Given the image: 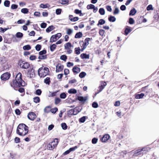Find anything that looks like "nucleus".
<instances>
[{
	"label": "nucleus",
	"mask_w": 159,
	"mask_h": 159,
	"mask_svg": "<svg viewBox=\"0 0 159 159\" xmlns=\"http://www.w3.org/2000/svg\"><path fill=\"white\" fill-rule=\"evenodd\" d=\"M34 101L36 103H39L40 101V99L39 97H36L33 98Z\"/></svg>",
	"instance_id": "nucleus-29"
},
{
	"label": "nucleus",
	"mask_w": 159,
	"mask_h": 159,
	"mask_svg": "<svg viewBox=\"0 0 159 159\" xmlns=\"http://www.w3.org/2000/svg\"><path fill=\"white\" fill-rule=\"evenodd\" d=\"M105 23V21L104 20L102 19H100L97 25L98 26L99 25H102L104 24Z\"/></svg>",
	"instance_id": "nucleus-32"
},
{
	"label": "nucleus",
	"mask_w": 159,
	"mask_h": 159,
	"mask_svg": "<svg viewBox=\"0 0 159 159\" xmlns=\"http://www.w3.org/2000/svg\"><path fill=\"white\" fill-rule=\"evenodd\" d=\"M92 107L95 108H97L98 107V104L97 103L94 102L92 104Z\"/></svg>",
	"instance_id": "nucleus-64"
},
{
	"label": "nucleus",
	"mask_w": 159,
	"mask_h": 159,
	"mask_svg": "<svg viewBox=\"0 0 159 159\" xmlns=\"http://www.w3.org/2000/svg\"><path fill=\"white\" fill-rule=\"evenodd\" d=\"M82 33L81 32H79L76 33L75 37V38H81L82 37Z\"/></svg>",
	"instance_id": "nucleus-23"
},
{
	"label": "nucleus",
	"mask_w": 159,
	"mask_h": 159,
	"mask_svg": "<svg viewBox=\"0 0 159 159\" xmlns=\"http://www.w3.org/2000/svg\"><path fill=\"white\" fill-rule=\"evenodd\" d=\"M40 7L43 8H46L48 7V4H41L40 5Z\"/></svg>",
	"instance_id": "nucleus-55"
},
{
	"label": "nucleus",
	"mask_w": 159,
	"mask_h": 159,
	"mask_svg": "<svg viewBox=\"0 0 159 159\" xmlns=\"http://www.w3.org/2000/svg\"><path fill=\"white\" fill-rule=\"evenodd\" d=\"M61 101V100L60 98H55V103L56 104H59Z\"/></svg>",
	"instance_id": "nucleus-52"
},
{
	"label": "nucleus",
	"mask_w": 159,
	"mask_h": 159,
	"mask_svg": "<svg viewBox=\"0 0 159 159\" xmlns=\"http://www.w3.org/2000/svg\"><path fill=\"white\" fill-rule=\"evenodd\" d=\"M20 67L23 69H27L30 66V64L27 62L24 61H22L20 64Z\"/></svg>",
	"instance_id": "nucleus-9"
},
{
	"label": "nucleus",
	"mask_w": 159,
	"mask_h": 159,
	"mask_svg": "<svg viewBox=\"0 0 159 159\" xmlns=\"http://www.w3.org/2000/svg\"><path fill=\"white\" fill-rule=\"evenodd\" d=\"M34 69L32 68L28 70L27 73V76L30 78L34 77L35 75Z\"/></svg>",
	"instance_id": "nucleus-8"
},
{
	"label": "nucleus",
	"mask_w": 159,
	"mask_h": 159,
	"mask_svg": "<svg viewBox=\"0 0 159 159\" xmlns=\"http://www.w3.org/2000/svg\"><path fill=\"white\" fill-rule=\"evenodd\" d=\"M11 76V74L8 72L2 74L1 76V79L3 80H7L9 79Z\"/></svg>",
	"instance_id": "nucleus-7"
},
{
	"label": "nucleus",
	"mask_w": 159,
	"mask_h": 159,
	"mask_svg": "<svg viewBox=\"0 0 159 159\" xmlns=\"http://www.w3.org/2000/svg\"><path fill=\"white\" fill-rule=\"evenodd\" d=\"M25 85V83L22 80V74L20 72H19L17 75L15 80L13 81L12 83H11V86L15 90H16V88L17 87L24 86Z\"/></svg>",
	"instance_id": "nucleus-1"
},
{
	"label": "nucleus",
	"mask_w": 159,
	"mask_h": 159,
	"mask_svg": "<svg viewBox=\"0 0 159 159\" xmlns=\"http://www.w3.org/2000/svg\"><path fill=\"white\" fill-rule=\"evenodd\" d=\"M99 13L102 15H104L105 14V11L104 9L103 8H101L99 9Z\"/></svg>",
	"instance_id": "nucleus-28"
},
{
	"label": "nucleus",
	"mask_w": 159,
	"mask_h": 159,
	"mask_svg": "<svg viewBox=\"0 0 159 159\" xmlns=\"http://www.w3.org/2000/svg\"><path fill=\"white\" fill-rule=\"evenodd\" d=\"M77 146H75L74 147H73L72 148H69V151L70 152L71 151H74L75 150H76L77 148Z\"/></svg>",
	"instance_id": "nucleus-62"
},
{
	"label": "nucleus",
	"mask_w": 159,
	"mask_h": 159,
	"mask_svg": "<svg viewBox=\"0 0 159 159\" xmlns=\"http://www.w3.org/2000/svg\"><path fill=\"white\" fill-rule=\"evenodd\" d=\"M23 48L24 50H29L31 49V47L29 45H27L23 47Z\"/></svg>",
	"instance_id": "nucleus-35"
},
{
	"label": "nucleus",
	"mask_w": 159,
	"mask_h": 159,
	"mask_svg": "<svg viewBox=\"0 0 159 159\" xmlns=\"http://www.w3.org/2000/svg\"><path fill=\"white\" fill-rule=\"evenodd\" d=\"M129 22L130 24H133L134 22V21L133 18L130 17L129 19Z\"/></svg>",
	"instance_id": "nucleus-57"
},
{
	"label": "nucleus",
	"mask_w": 159,
	"mask_h": 159,
	"mask_svg": "<svg viewBox=\"0 0 159 159\" xmlns=\"http://www.w3.org/2000/svg\"><path fill=\"white\" fill-rule=\"evenodd\" d=\"M10 1L6 0L4 2V4L5 6L8 7L10 6Z\"/></svg>",
	"instance_id": "nucleus-30"
},
{
	"label": "nucleus",
	"mask_w": 159,
	"mask_h": 159,
	"mask_svg": "<svg viewBox=\"0 0 159 159\" xmlns=\"http://www.w3.org/2000/svg\"><path fill=\"white\" fill-rule=\"evenodd\" d=\"M94 8V5L91 4L88 5L87 7V8L88 9H92Z\"/></svg>",
	"instance_id": "nucleus-49"
},
{
	"label": "nucleus",
	"mask_w": 159,
	"mask_h": 159,
	"mask_svg": "<svg viewBox=\"0 0 159 159\" xmlns=\"http://www.w3.org/2000/svg\"><path fill=\"white\" fill-rule=\"evenodd\" d=\"M79 20V18L77 17H73L72 18H70V20L71 21H76L78 20Z\"/></svg>",
	"instance_id": "nucleus-54"
},
{
	"label": "nucleus",
	"mask_w": 159,
	"mask_h": 159,
	"mask_svg": "<svg viewBox=\"0 0 159 159\" xmlns=\"http://www.w3.org/2000/svg\"><path fill=\"white\" fill-rule=\"evenodd\" d=\"M119 10L118 8L117 7H115L114 11L113 12V14L114 15L117 14L119 13Z\"/></svg>",
	"instance_id": "nucleus-43"
},
{
	"label": "nucleus",
	"mask_w": 159,
	"mask_h": 159,
	"mask_svg": "<svg viewBox=\"0 0 159 159\" xmlns=\"http://www.w3.org/2000/svg\"><path fill=\"white\" fill-rule=\"evenodd\" d=\"M54 27L53 25H51L49 26L48 28H47L46 30L47 32H49L52 30L54 29Z\"/></svg>",
	"instance_id": "nucleus-21"
},
{
	"label": "nucleus",
	"mask_w": 159,
	"mask_h": 159,
	"mask_svg": "<svg viewBox=\"0 0 159 159\" xmlns=\"http://www.w3.org/2000/svg\"><path fill=\"white\" fill-rule=\"evenodd\" d=\"M71 46V43L70 42H68L65 44L64 47L65 49H67L69 48Z\"/></svg>",
	"instance_id": "nucleus-31"
},
{
	"label": "nucleus",
	"mask_w": 159,
	"mask_h": 159,
	"mask_svg": "<svg viewBox=\"0 0 159 159\" xmlns=\"http://www.w3.org/2000/svg\"><path fill=\"white\" fill-rule=\"evenodd\" d=\"M58 92V91L52 93H51V92H49V97H54L56 95L57 93Z\"/></svg>",
	"instance_id": "nucleus-38"
},
{
	"label": "nucleus",
	"mask_w": 159,
	"mask_h": 159,
	"mask_svg": "<svg viewBox=\"0 0 159 159\" xmlns=\"http://www.w3.org/2000/svg\"><path fill=\"white\" fill-rule=\"evenodd\" d=\"M147 9L148 11H150V10H153V8L152 5H149L147 7Z\"/></svg>",
	"instance_id": "nucleus-59"
},
{
	"label": "nucleus",
	"mask_w": 159,
	"mask_h": 159,
	"mask_svg": "<svg viewBox=\"0 0 159 159\" xmlns=\"http://www.w3.org/2000/svg\"><path fill=\"white\" fill-rule=\"evenodd\" d=\"M72 70L74 73H76V74L79 73L80 71V69L76 66L74 67L73 68Z\"/></svg>",
	"instance_id": "nucleus-16"
},
{
	"label": "nucleus",
	"mask_w": 159,
	"mask_h": 159,
	"mask_svg": "<svg viewBox=\"0 0 159 159\" xmlns=\"http://www.w3.org/2000/svg\"><path fill=\"white\" fill-rule=\"evenodd\" d=\"M18 7V5L16 4H13L11 5V8L12 9H15Z\"/></svg>",
	"instance_id": "nucleus-61"
},
{
	"label": "nucleus",
	"mask_w": 159,
	"mask_h": 159,
	"mask_svg": "<svg viewBox=\"0 0 159 159\" xmlns=\"http://www.w3.org/2000/svg\"><path fill=\"white\" fill-rule=\"evenodd\" d=\"M56 72H58L61 71L62 70L63 68V65H59L58 64L56 66Z\"/></svg>",
	"instance_id": "nucleus-12"
},
{
	"label": "nucleus",
	"mask_w": 159,
	"mask_h": 159,
	"mask_svg": "<svg viewBox=\"0 0 159 159\" xmlns=\"http://www.w3.org/2000/svg\"><path fill=\"white\" fill-rule=\"evenodd\" d=\"M150 150V148L148 147L139 149L134 152V156H142L143 154H145L148 152Z\"/></svg>",
	"instance_id": "nucleus-3"
},
{
	"label": "nucleus",
	"mask_w": 159,
	"mask_h": 159,
	"mask_svg": "<svg viewBox=\"0 0 159 159\" xmlns=\"http://www.w3.org/2000/svg\"><path fill=\"white\" fill-rule=\"evenodd\" d=\"M67 59V57L66 55H62L60 57V59L64 61H66Z\"/></svg>",
	"instance_id": "nucleus-47"
},
{
	"label": "nucleus",
	"mask_w": 159,
	"mask_h": 159,
	"mask_svg": "<svg viewBox=\"0 0 159 159\" xmlns=\"http://www.w3.org/2000/svg\"><path fill=\"white\" fill-rule=\"evenodd\" d=\"M80 49L79 47L75 48V52L76 54H79L80 53Z\"/></svg>",
	"instance_id": "nucleus-45"
},
{
	"label": "nucleus",
	"mask_w": 159,
	"mask_h": 159,
	"mask_svg": "<svg viewBox=\"0 0 159 159\" xmlns=\"http://www.w3.org/2000/svg\"><path fill=\"white\" fill-rule=\"evenodd\" d=\"M44 82L46 84H49L50 82V78L49 77H47L44 79Z\"/></svg>",
	"instance_id": "nucleus-33"
},
{
	"label": "nucleus",
	"mask_w": 159,
	"mask_h": 159,
	"mask_svg": "<svg viewBox=\"0 0 159 159\" xmlns=\"http://www.w3.org/2000/svg\"><path fill=\"white\" fill-rule=\"evenodd\" d=\"M137 12V11L136 10V9L134 8L132 9L129 13V16H134V15Z\"/></svg>",
	"instance_id": "nucleus-17"
},
{
	"label": "nucleus",
	"mask_w": 159,
	"mask_h": 159,
	"mask_svg": "<svg viewBox=\"0 0 159 159\" xmlns=\"http://www.w3.org/2000/svg\"><path fill=\"white\" fill-rule=\"evenodd\" d=\"M46 50H44L39 52V56L38 57V59L40 60L45 59L47 58V56L44 55L46 53Z\"/></svg>",
	"instance_id": "nucleus-5"
},
{
	"label": "nucleus",
	"mask_w": 159,
	"mask_h": 159,
	"mask_svg": "<svg viewBox=\"0 0 159 159\" xmlns=\"http://www.w3.org/2000/svg\"><path fill=\"white\" fill-rule=\"evenodd\" d=\"M50 107L49 106H47L46 107L44 110V111L45 112L48 113L50 110Z\"/></svg>",
	"instance_id": "nucleus-39"
},
{
	"label": "nucleus",
	"mask_w": 159,
	"mask_h": 159,
	"mask_svg": "<svg viewBox=\"0 0 159 159\" xmlns=\"http://www.w3.org/2000/svg\"><path fill=\"white\" fill-rule=\"evenodd\" d=\"M9 28H5L3 29L2 28L0 27V32H2L3 33H4Z\"/></svg>",
	"instance_id": "nucleus-58"
},
{
	"label": "nucleus",
	"mask_w": 159,
	"mask_h": 159,
	"mask_svg": "<svg viewBox=\"0 0 159 159\" xmlns=\"http://www.w3.org/2000/svg\"><path fill=\"white\" fill-rule=\"evenodd\" d=\"M36 115L33 112L29 113L28 115V118L30 120H33L35 118Z\"/></svg>",
	"instance_id": "nucleus-10"
},
{
	"label": "nucleus",
	"mask_w": 159,
	"mask_h": 159,
	"mask_svg": "<svg viewBox=\"0 0 159 159\" xmlns=\"http://www.w3.org/2000/svg\"><path fill=\"white\" fill-rule=\"evenodd\" d=\"M69 113L71 115H76L74 109H71L69 111Z\"/></svg>",
	"instance_id": "nucleus-53"
},
{
	"label": "nucleus",
	"mask_w": 159,
	"mask_h": 159,
	"mask_svg": "<svg viewBox=\"0 0 159 159\" xmlns=\"http://www.w3.org/2000/svg\"><path fill=\"white\" fill-rule=\"evenodd\" d=\"M104 87L100 85L98 89H99L97 90V93H95V95H96L98 93L101 92L102 91V90L104 89Z\"/></svg>",
	"instance_id": "nucleus-25"
},
{
	"label": "nucleus",
	"mask_w": 159,
	"mask_h": 159,
	"mask_svg": "<svg viewBox=\"0 0 159 159\" xmlns=\"http://www.w3.org/2000/svg\"><path fill=\"white\" fill-rule=\"evenodd\" d=\"M41 46L40 45L37 44L35 46V49L37 51H39L40 50Z\"/></svg>",
	"instance_id": "nucleus-56"
},
{
	"label": "nucleus",
	"mask_w": 159,
	"mask_h": 159,
	"mask_svg": "<svg viewBox=\"0 0 159 159\" xmlns=\"http://www.w3.org/2000/svg\"><path fill=\"white\" fill-rule=\"evenodd\" d=\"M78 99L82 102H84L86 100V98L85 97H83L81 96H79L78 97Z\"/></svg>",
	"instance_id": "nucleus-20"
},
{
	"label": "nucleus",
	"mask_w": 159,
	"mask_h": 159,
	"mask_svg": "<svg viewBox=\"0 0 159 159\" xmlns=\"http://www.w3.org/2000/svg\"><path fill=\"white\" fill-rule=\"evenodd\" d=\"M49 72V69L47 67H41L38 70V75L40 77H44L48 74Z\"/></svg>",
	"instance_id": "nucleus-4"
},
{
	"label": "nucleus",
	"mask_w": 159,
	"mask_h": 159,
	"mask_svg": "<svg viewBox=\"0 0 159 159\" xmlns=\"http://www.w3.org/2000/svg\"><path fill=\"white\" fill-rule=\"evenodd\" d=\"M131 31V30L130 28H126L125 31V34L126 35Z\"/></svg>",
	"instance_id": "nucleus-37"
},
{
	"label": "nucleus",
	"mask_w": 159,
	"mask_h": 159,
	"mask_svg": "<svg viewBox=\"0 0 159 159\" xmlns=\"http://www.w3.org/2000/svg\"><path fill=\"white\" fill-rule=\"evenodd\" d=\"M57 46L56 44H54L51 45L50 46V50L52 52H53L55 49L56 48Z\"/></svg>",
	"instance_id": "nucleus-34"
},
{
	"label": "nucleus",
	"mask_w": 159,
	"mask_h": 159,
	"mask_svg": "<svg viewBox=\"0 0 159 159\" xmlns=\"http://www.w3.org/2000/svg\"><path fill=\"white\" fill-rule=\"evenodd\" d=\"M90 40V38H87L84 40V43L83 42V46H84L86 48L87 46L89 44V42Z\"/></svg>",
	"instance_id": "nucleus-13"
},
{
	"label": "nucleus",
	"mask_w": 159,
	"mask_h": 159,
	"mask_svg": "<svg viewBox=\"0 0 159 159\" xmlns=\"http://www.w3.org/2000/svg\"><path fill=\"white\" fill-rule=\"evenodd\" d=\"M86 75V74L85 72H82L80 74L79 76L81 78H83Z\"/></svg>",
	"instance_id": "nucleus-36"
},
{
	"label": "nucleus",
	"mask_w": 159,
	"mask_h": 159,
	"mask_svg": "<svg viewBox=\"0 0 159 159\" xmlns=\"http://www.w3.org/2000/svg\"><path fill=\"white\" fill-rule=\"evenodd\" d=\"M52 145L50 143H49L47 145V148L50 150H52L54 148L53 146H52Z\"/></svg>",
	"instance_id": "nucleus-41"
},
{
	"label": "nucleus",
	"mask_w": 159,
	"mask_h": 159,
	"mask_svg": "<svg viewBox=\"0 0 159 159\" xmlns=\"http://www.w3.org/2000/svg\"><path fill=\"white\" fill-rule=\"evenodd\" d=\"M28 127L24 124H20L17 127L16 132L20 135L25 136L28 133Z\"/></svg>",
	"instance_id": "nucleus-2"
},
{
	"label": "nucleus",
	"mask_w": 159,
	"mask_h": 159,
	"mask_svg": "<svg viewBox=\"0 0 159 159\" xmlns=\"http://www.w3.org/2000/svg\"><path fill=\"white\" fill-rule=\"evenodd\" d=\"M58 111V108L57 107H55L53 108H52L50 109V111L53 114H55L56 113V112Z\"/></svg>",
	"instance_id": "nucleus-42"
},
{
	"label": "nucleus",
	"mask_w": 159,
	"mask_h": 159,
	"mask_svg": "<svg viewBox=\"0 0 159 159\" xmlns=\"http://www.w3.org/2000/svg\"><path fill=\"white\" fill-rule=\"evenodd\" d=\"M85 119L86 117L84 116L79 119V121L80 122L84 123L85 121Z\"/></svg>",
	"instance_id": "nucleus-46"
},
{
	"label": "nucleus",
	"mask_w": 159,
	"mask_h": 159,
	"mask_svg": "<svg viewBox=\"0 0 159 159\" xmlns=\"http://www.w3.org/2000/svg\"><path fill=\"white\" fill-rule=\"evenodd\" d=\"M108 20L110 22H114L116 20V18L113 16H110L108 18Z\"/></svg>",
	"instance_id": "nucleus-24"
},
{
	"label": "nucleus",
	"mask_w": 159,
	"mask_h": 159,
	"mask_svg": "<svg viewBox=\"0 0 159 159\" xmlns=\"http://www.w3.org/2000/svg\"><path fill=\"white\" fill-rule=\"evenodd\" d=\"M16 36L17 38H21L23 36V34L20 32H18L16 34Z\"/></svg>",
	"instance_id": "nucleus-26"
},
{
	"label": "nucleus",
	"mask_w": 159,
	"mask_h": 159,
	"mask_svg": "<svg viewBox=\"0 0 159 159\" xmlns=\"http://www.w3.org/2000/svg\"><path fill=\"white\" fill-rule=\"evenodd\" d=\"M61 126L63 129H66L67 128V126L65 123H62L61 124Z\"/></svg>",
	"instance_id": "nucleus-44"
},
{
	"label": "nucleus",
	"mask_w": 159,
	"mask_h": 159,
	"mask_svg": "<svg viewBox=\"0 0 159 159\" xmlns=\"http://www.w3.org/2000/svg\"><path fill=\"white\" fill-rule=\"evenodd\" d=\"M66 97V95L65 93H63L60 95V97L62 99H65Z\"/></svg>",
	"instance_id": "nucleus-50"
},
{
	"label": "nucleus",
	"mask_w": 159,
	"mask_h": 159,
	"mask_svg": "<svg viewBox=\"0 0 159 159\" xmlns=\"http://www.w3.org/2000/svg\"><path fill=\"white\" fill-rule=\"evenodd\" d=\"M144 96V94L143 93H141L140 94H136L135 96V98L136 99H140L143 98Z\"/></svg>",
	"instance_id": "nucleus-18"
},
{
	"label": "nucleus",
	"mask_w": 159,
	"mask_h": 159,
	"mask_svg": "<svg viewBox=\"0 0 159 159\" xmlns=\"http://www.w3.org/2000/svg\"><path fill=\"white\" fill-rule=\"evenodd\" d=\"M82 109V107H75L74 109L75 111V114L76 115L78 113L80 112Z\"/></svg>",
	"instance_id": "nucleus-14"
},
{
	"label": "nucleus",
	"mask_w": 159,
	"mask_h": 159,
	"mask_svg": "<svg viewBox=\"0 0 159 159\" xmlns=\"http://www.w3.org/2000/svg\"><path fill=\"white\" fill-rule=\"evenodd\" d=\"M58 143V139H54L53 142H51L50 143L52 145V146H53L55 148L57 146Z\"/></svg>",
	"instance_id": "nucleus-15"
},
{
	"label": "nucleus",
	"mask_w": 159,
	"mask_h": 159,
	"mask_svg": "<svg viewBox=\"0 0 159 159\" xmlns=\"http://www.w3.org/2000/svg\"><path fill=\"white\" fill-rule=\"evenodd\" d=\"M98 140L97 138H94L92 139V142L93 144H95L97 143Z\"/></svg>",
	"instance_id": "nucleus-60"
},
{
	"label": "nucleus",
	"mask_w": 159,
	"mask_h": 159,
	"mask_svg": "<svg viewBox=\"0 0 159 159\" xmlns=\"http://www.w3.org/2000/svg\"><path fill=\"white\" fill-rule=\"evenodd\" d=\"M109 138L110 136L108 134H105L101 139V141L103 142H106L109 139Z\"/></svg>",
	"instance_id": "nucleus-11"
},
{
	"label": "nucleus",
	"mask_w": 159,
	"mask_h": 159,
	"mask_svg": "<svg viewBox=\"0 0 159 159\" xmlns=\"http://www.w3.org/2000/svg\"><path fill=\"white\" fill-rule=\"evenodd\" d=\"M42 92V91L41 89H38L36 90L35 92V93L38 95L39 96L41 94Z\"/></svg>",
	"instance_id": "nucleus-40"
},
{
	"label": "nucleus",
	"mask_w": 159,
	"mask_h": 159,
	"mask_svg": "<svg viewBox=\"0 0 159 159\" xmlns=\"http://www.w3.org/2000/svg\"><path fill=\"white\" fill-rule=\"evenodd\" d=\"M47 24L45 23H42L41 24V27L42 28H45L47 26Z\"/></svg>",
	"instance_id": "nucleus-63"
},
{
	"label": "nucleus",
	"mask_w": 159,
	"mask_h": 159,
	"mask_svg": "<svg viewBox=\"0 0 159 159\" xmlns=\"http://www.w3.org/2000/svg\"><path fill=\"white\" fill-rule=\"evenodd\" d=\"M61 9L60 8L57 9L56 10V14L57 15H60L61 13Z\"/></svg>",
	"instance_id": "nucleus-51"
},
{
	"label": "nucleus",
	"mask_w": 159,
	"mask_h": 159,
	"mask_svg": "<svg viewBox=\"0 0 159 159\" xmlns=\"http://www.w3.org/2000/svg\"><path fill=\"white\" fill-rule=\"evenodd\" d=\"M77 92V90L74 89H71L68 91V93L70 94H75Z\"/></svg>",
	"instance_id": "nucleus-19"
},
{
	"label": "nucleus",
	"mask_w": 159,
	"mask_h": 159,
	"mask_svg": "<svg viewBox=\"0 0 159 159\" xmlns=\"http://www.w3.org/2000/svg\"><path fill=\"white\" fill-rule=\"evenodd\" d=\"M73 33V30L70 29H68L66 30V34L68 35H70L71 34Z\"/></svg>",
	"instance_id": "nucleus-48"
},
{
	"label": "nucleus",
	"mask_w": 159,
	"mask_h": 159,
	"mask_svg": "<svg viewBox=\"0 0 159 159\" xmlns=\"http://www.w3.org/2000/svg\"><path fill=\"white\" fill-rule=\"evenodd\" d=\"M80 57L82 59H88L89 58V56L85 53H82L81 54Z\"/></svg>",
	"instance_id": "nucleus-22"
},
{
	"label": "nucleus",
	"mask_w": 159,
	"mask_h": 159,
	"mask_svg": "<svg viewBox=\"0 0 159 159\" xmlns=\"http://www.w3.org/2000/svg\"><path fill=\"white\" fill-rule=\"evenodd\" d=\"M61 36V34L60 33H58L57 34L52 35L50 39V42L52 43L56 41Z\"/></svg>",
	"instance_id": "nucleus-6"
},
{
	"label": "nucleus",
	"mask_w": 159,
	"mask_h": 159,
	"mask_svg": "<svg viewBox=\"0 0 159 159\" xmlns=\"http://www.w3.org/2000/svg\"><path fill=\"white\" fill-rule=\"evenodd\" d=\"M21 11L22 13L24 14H26L28 13L29 11L27 8H24L21 9Z\"/></svg>",
	"instance_id": "nucleus-27"
}]
</instances>
